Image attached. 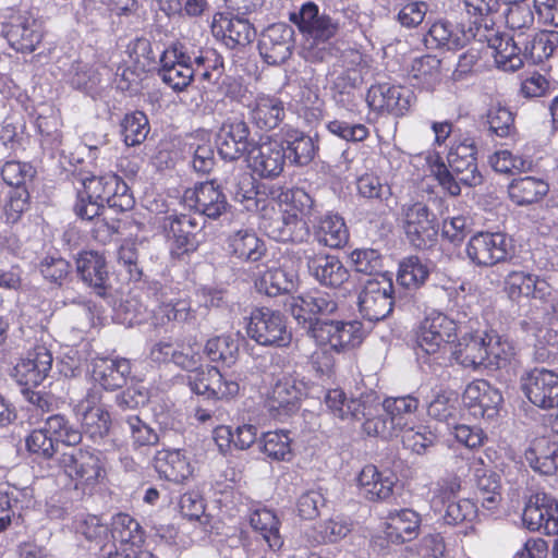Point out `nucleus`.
<instances>
[{"label": "nucleus", "instance_id": "1", "mask_svg": "<svg viewBox=\"0 0 558 558\" xmlns=\"http://www.w3.org/2000/svg\"><path fill=\"white\" fill-rule=\"evenodd\" d=\"M82 185L83 190L78 191L74 206L75 214L83 220L92 221L96 218L94 236L106 241L119 231L120 226L118 221L109 223L106 217L98 218L105 204L109 209L123 213L133 207L134 199L128 185L117 174L86 177L82 179Z\"/></svg>", "mask_w": 558, "mask_h": 558}, {"label": "nucleus", "instance_id": "2", "mask_svg": "<svg viewBox=\"0 0 558 558\" xmlns=\"http://www.w3.org/2000/svg\"><path fill=\"white\" fill-rule=\"evenodd\" d=\"M444 162L433 168V173L444 190L451 196L461 194L460 185L475 187L481 185L483 177L476 162V146L473 138L466 137L451 146Z\"/></svg>", "mask_w": 558, "mask_h": 558}, {"label": "nucleus", "instance_id": "3", "mask_svg": "<svg viewBox=\"0 0 558 558\" xmlns=\"http://www.w3.org/2000/svg\"><path fill=\"white\" fill-rule=\"evenodd\" d=\"M82 440L81 430L63 414H52L44 426L34 429L26 438L29 451L50 459L57 452L58 444L74 447Z\"/></svg>", "mask_w": 558, "mask_h": 558}, {"label": "nucleus", "instance_id": "4", "mask_svg": "<svg viewBox=\"0 0 558 558\" xmlns=\"http://www.w3.org/2000/svg\"><path fill=\"white\" fill-rule=\"evenodd\" d=\"M458 325L442 313L427 316L421 324L416 333V356L423 362H438L446 352L447 347L457 337Z\"/></svg>", "mask_w": 558, "mask_h": 558}, {"label": "nucleus", "instance_id": "5", "mask_svg": "<svg viewBox=\"0 0 558 558\" xmlns=\"http://www.w3.org/2000/svg\"><path fill=\"white\" fill-rule=\"evenodd\" d=\"M499 337L493 332L475 331L464 333L454 344L452 355L457 363L466 368L490 367L499 356Z\"/></svg>", "mask_w": 558, "mask_h": 558}, {"label": "nucleus", "instance_id": "6", "mask_svg": "<svg viewBox=\"0 0 558 558\" xmlns=\"http://www.w3.org/2000/svg\"><path fill=\"white\" fill-rule=\"evenodd\" d=\"M58 463L76 489L93 488L105 476L100 452L94 449H69L60 454Z\"/></svg>", "mask_w": 558, "mask_h": 558}, {"label": "nucleus", "instance_id": "7", "mask_svg": "<svg viewBox=\"0 0 558 558\" xmlns=\"http://www.w3.org/2000/svg\"><path fill=\"white\" fill-rule=\"evenodd\" d=\"M401 222L409 242L418 250H426L437 242V217L423 202H410L401 207Z\"/></svg>", "mask_w": 558, "mask_h": 558}, {"label": "nucleus", "instance_id": "8", "mask_svg": "<svg viewBox=\"0 0 558 558\" xmlns=\"http://www.w3.org/2000/svg\"><path fill=\"white\" fill-rule=\"evenodd\" d=\"M245 329L248 338L264 347H287L292 339L283 315L268 307L253 310Z\"/></svg>", "mask_w": 558, "mask_h": 558}, {"label": "nucleus", "instance_id": "9", "mask_svg": "<svg viewBox=\"0 0 558 558\" xmlns=\"http://www.w3.org/2000/svg\"><path fill=\"white\" fill-rule=\"evenodd\" d=\"M298 254L305 262L310 276L324 287L338 289L350 279L348 268L335 255L318 251L312 244L301 248Z\"/></svg>", "mask_w": 558, "mask_h": 558}, {"label": "nucleus", "instance_id": "10", "mask_svg": "<svg viewBox=\"0 0 558 558\" xmlns=\"http://www.w3.org/2000/svg\"><path fill=\"white\" fill-rule=\"evenodd\" d=\"M308 333L320 347H329L335 352H344L362 342V331L356 323L315 319L311 322Z\"/></svg>", "mask_w": 558, "mask_h": 558}, {"label": "nucleus", "instance_id": "11", "mask_svg": "<svg viewBox=\"0 0 558 558\" xmlns=\"http://www.w3.org/2000/svg\"><path fill=\"white\" fill-rule=\"evenodd\" d=\"M393 283L388 275H379L366 280L359 295V310L369 322L386 318L393 306Z\"/></svg>", "mask_w": 558, "mask_h": 558}, {"label": "nucleus", "instance_id": "12", "mask_svg": "<svg viewBox=\"0 0 558 558\" xmlns=\"http://www.w3.org/2000/svg\"><path fill=\"white\" fill-rule=\"evenodd\" d=\"M161 80L173 90H183L194 81L191 51L182 45H172L160 56Z\"/></svg>", "mask_w": 558, "mask_h": 558}, {"label": "nucleus", "instance_id": "13", "mask_svg": "<svg viewBox=\"0 0 558 558\" xmlns=\"http://www.w3.org/2000/svg\"><path fill=\"white\" fill-rule=\"evenodd\" d=\"M523 393L534 405L542 409L558 408V374L535 367L521 379Z\"/></svg>", "mask_w": 558, "mask_h": 558}, {"label": "nucleus", "instance_id": "14", "mask_svg": "<svg viewBox=\"0 0 558 558\" xmlns=\"http://www.w3.org/2000/svg\"><path fill=\"white\" fill-rule=\"evenodd\" d=\"M509 242L501 232H478L466 245V255L473 264L489 267L505 262L509 255Z\"/></svg>", "mask_w": 558, "mask_h": 558}, {"label": "nucleus", "instance_id": "15", "mask_svg": "<svg viewBox=\"0 0 558 558\" xmlns=\"http://www.w3.org/2000/svg\"><path fill=\"white\" fill-rule=\"evenodd\" d=\"M294 47V31L286 23L268 26L260 35L258 50L264 61L270 65L286 62Z\"/></svg>", "mask_w": 558, "mask_h": 558}, {"label": "nucleus", "instance_id": "16", "mask_svg": "<svg viewBox=\"0 0 558 558\" xmlns=\"http://www.w3.org/2000/svg\"><path fill=\"white\" fill-rule=\"evenodd\" d=\"M413 99L414 95L408 87L388 83L374 85L367 93V102L373 110L393 116L404 114Z\"/></svg>", "mask_w": 558, "mask_h": 558}, {"label": "nucleus", "instance_id": "17", "mask_svg": "<svg viewBox=\"0 0 558 558\" xmlns=\"http://www.w3.org/2000/svg\"><path fill=\"white\" fill-rule=\"evenodd\" d=\"M204 219L194 215H170L166 218L168 236L173 241L172 252L177 255L193 252L197 248L198 233L204 227Z\"/></svg>", "mask_w": 558, "mask_h": 558}, {"label": "nucleus", "instance_id": "18", "mask_svg": "<svg viewBox=\"0 0 558 558\" xmlns=\"http://www.w3.org/2000/svg\"><path fill=\"white\" fill-rule=\"evenodd\" d=\"M1 28L9 45L20 52H33L43 37L37 21L24 14L12 15Z\"/></svg>", "mask_w": 558, "mask_h": 558}, {"label": "nucleus", "instance_id": "19", "mask_svg": "<svg viewBox=\"0 0 558 558\" xmlns=\"http://www.w3.org/2000/svg\"><path fill=\"white\" fill-rule=\"evenodd\" d=\"M184 202L195 209L196 217L206 216L210 219L220 217L228 206L226 196L215 180L199 183L193 190L185 191Z\"/></svg>", "mask_w": 558, "mask_h": 558}, {"label": "nucleus", "instance_id": "20", "mask_svg": "<svg viewBox=\"0 0 558 558\" xmlns=\"http://www.w3.org/2000/svg\"><path fill=\"white\" fill-rule=\"evenodd\" d=\"M229 15L216 14L213 22V33L221 37L225 45L234 49L250 45L256 36V31L251 22L242 15L229 13Z\"/></svg>", "mask_w": 558, "mask_h": 558}, {"label": "nucleus", "instance_id": "21", "mask_svg": "<svg viewBox=\"0 0 558 558\" xmlns=\"http://www.w3.org/2000/svg\"><path fill=\"white\" fill-rule=\"evenodd\" d=\"M216 146L219 156L228 161L241 158L251 149L250 129L242 120H229L225 122L216 137Z\"/></svg>", "mask_w": 558, "mask_h": 558}, {"label": "nucleus", "instance_id": "22", "mask_svg": "<svg viewBox=\"0 0 558 558\" xmlns=\"http://www.w3.org/2000/svg\"><path fill=\"white\" fill-rule=\"evenodd\" d=\"M284 148L280 142H264L251 147L247 161L252 170L264 179L281 174L286 165Z\"/></svg>", "mask_w": 558, "mask_h": 558}, {"label": "nucleus", "instance_id": "23", "mask_svg": "<svg viewBox=\"0 0 558 558\" xmlns=\"http://www.w3.org/2000/svg\"><path fill=\"white\" fill-rule=\"evenodd\" d=\"M52 361L51 352L44 345H37L14 366L13 376L22 386H38L51 371Z\"/></svg>", "mask_w": 558, "mask_h": 558}, {"label": "nucleus", "instance_id": "24", "mask_svg": "<svg viewBox=\"0 0 558 558\" xmlns=\"http://www.w3.org/2000/svg\"><path fill=\"white\" fill-rule=\"evenodd\" d=\"M280 144L290 163L299 167L307 166L318 150V144L314 137L291 125H284L281 129Z\"/></svg>", "mask_w": 558, "mask_h": 558}, {"label": "nucleus", "instance_id": "25", "mask_svg": "<svg viewBox=\"0 0 558 558\" xmlns=\"http://www.w3.org/2000/svg\"><path fill=\"white\" fill-rule=\"evenodd\" d=\"M298 25L300 31L317 45L327 43L339 29V23L327 14H320L318 7L313 2L302 5Z\"/></svg>", "mask_w": 558, "mask_h": 558}, {"label": "nucleus", "instance_id": "26", "mask_svg": "<svg viewBox=\"0 0 558 558\" xmlns=\"http://www.w3.org/2000/svg\"><path fill=\"white\" fill-rule=\"evenodd\" d=\"M98 402V393L89 390L76 405L85 433L95 440L107 435L110 428V414Z\"/></svg>", "mask_w": 558, "mask_h": 558}, {"label": "nucleus", "instance_id": "27", "mask_svg": "<svg viewBox=\"0 0 558 558\" xmlns=\"http://www.w3.org/2000/svg\"><path fill=\"white\" fill-rule=\"evenodd\" d=\"M396 476L380 472L373 464L365 465L359 474L357 482L361 494L369 501H385L393 494Z\"/></svg>", "mask_w": 558, "mask_h": 558}, {"label": "nucleus", "instance_id": "28", "mask_svg": "<svg viewBox=\"0 0 558 558\" xmlns=\"http://www.w3.org/2000/svg\"><path fill=\"white\" fill-rule=\"evenodd\" d=\"M194 81H198L203 88L219 84L223 72V58L213 48L191 51Z\"/></svg>", "mask_w": 558, "mask_h": 558}, {"label": "nucleus", "instance_id": "29", "mask_svg": "<svg viewBox=\"0 0 558 558\" xmlns=\"http://www.w3.org/2000/svg\"><path fill=\"white\" fill-rule=\"evenodd\" d=\"M154 468L160 477L174 483H183L193 474L190 459L180 449L157 451Z\"/></svg>", "mask_w": 558, "mask_h": 558}, {"label": "nucleus", "instance_id": "30", "mask_svg": "<svg viewBox=\"0 0 558 558\" xmlns=\"http://www.w3.org/2000/svg\"><path fill=\"white\" fill-rule=\"evenodd\" d=\"M76 271L81 279L93 287L98 295H104L109 280V272L104 255L95 251H85L76 258Z\"/></svg>", "mask_w": 558, "mask_h": 558}, {"label": "nucleus", "instance_id": "31", "mask_svg": "<svg viewBox=\"0 0 558 558\" xmlns=\"http://www.w3.org/2000/svg\"><path fill=\"white\" fill-rule=\"evenodd\" d=\"M472 470L476 482L477 498L481 500L482 507L494 511L502 499L500 476L496 472L486 469L481 459L472 462Z\"/></svg>", "mask_w": 558, "mask_h": 558}, {"label": "nucleus", "instance_id": "32", "mask_svg": "<svg viewBox=\"0 0 558 558\" xmlns=\"http://www.w3.org/2000/svg\"><path fill=\"white\" fill-rule=\"evenodd\" d=\"M283 102L272 96H258L250 105L251 122L263 131L276 129L284 119Z\"/></svg>", "mask_w": 558, "mask_h": 558}, {"label": "nucleus", "instance_id": "33", "mask_svg": "<svg viewBox=\"0 0 558 558\" xmlns=\"http://www.w3.org/2000/svg\"><path fill=\"white\" fill-rule=\"evenodd\" d=\"M504 290L513 301L522 296L544 299L548 291V284L532 274L512 270L505 277Z\"/></svg>", "mask_w": 558, "mask_h": 558}, {"label": "nucleus", "instance_id": "34", "mask_svg": "<svg viewBox=\"0 0 558 558\" xmlns=\"http://www.w3.org/2000/svg\"><path fill=\"white\" fill-rule=\"evenodd\" d=\"M300 391L289 378L279 379L268 395L266 407L276 418H283L298 410Z\"/></svg>", "mask_w": 558, "mask_h": 558}, {"label": "nucleus", "instance_id": "35", "mask_svg": "<svg viewBox=\"0 0 558 558\" xmlns=\"http://www.w3.org/2000/svg\"><path fill=\"white\" fill-rule=\"evenodd\" d=\"M524 33H514L511 37L501 35L500 40L493 49V57L498 69L505 72H514L523 65Z\"/></svg>", "mask_w": 558, "mask_h": 558}, {"label": "nucleus", "instance_id": "36", "mask_svg": "<svg viewBox=\"0 0 558 558\" xmlns=\"http://www.w3.org/2000/svg\"><path fill=\"white\" fill-rule=\"evenodd\" d=\"M338 310L336 299L326 292L316 291L300 295L293 299L291 312L294 318L305 323L307 320L305 314L330 315Z\"/></svg>", "mask_w": 558, "mask_h": 558}, {"label": "nucleus", "instance_id": "37", "mask_svg": "<svg viewBox=\"0 0 558 558\" xmlns=\"http://www.w3.org/2000/svg\"><path fill=\"white\" fill-rule=\"evenodd\" d=\"M228 247L232 256L255 263L266 254L264 242L251 229H241L228 238Z\"/></svg>", "mask_w": 558, "mask_h": 558}, {"label": "nucleus", "instance_id": "38", "mask_svg": "<svg viewBox=\"0 0 558 558\" xmlns=\"http://www.w3.org/2000/svg\"><path fill=\"white\" fill-rule=\"evenodd\" d=\"M420 515L412 509L391 511L387 517L386 534L391 542L404 543L416 537Z\"/></svg>", "mask_w": 558, "mask_h": 558}, {"label": "nucleus", "instance_id": "39", "mask_svg": "<svg viewBox=\"0 0 558 558\" xmlns=\"http://www.w3.org/2000/svg\"><path fill=\"white\" fill-rule=\"evenodd\" d=\"M95 378L106 390L122 388L131 374L126 359H99L94 366Z\"/></svg>", "mask_w": 558, "mask_h": 558}, {"label": "nucleus", "instance_id": "40", "mask_svg": "<svg viewBox=\"0 0 558 558\" xmlns=\"http://www.w3.org/2000/svg\"><path fill=\"white\" fill-rule=\"evenodd\" d=\"M548 191V183L534 177L513 179L508 185L509 197L518 206L538 203Z\"/></svg>", "mask_w": 558, "mask_h": 558}, {"label": "nucleus", "instance_id": "41", "mask_svg": "<svg viewBox=\"0 0 558 558\" xmlns=\"http://www.w3.org/2000/svg\"><path fill=\"white\" fill-rule=\"evenodd\" d=\"M523 56L532 63H541L553 56L558 47L557 31H541L538 33H524Z\"/></svg>", "mask_w": 558, "mask_h": 558}, {"label": "nucleus", "instance_id": "42", "mask_svg": "<svg viewBox=\"0 0 558 558\" xmlns=\"http://www.w3.org/2000/svg\"><path fill=\"white\" fill-rule=\"evenodd\" d=\"M525 460L534 471L554 474L558 470L557 445H550L546 438L536 439L525 451Z\"/></svg>", "mask_w": 558, "mask_h": 558}, {"label": "nucleus", "instance_id": "43", "mask_svg": "<svg viewBox=\"0 0 558 558\" xmlns=\"http://www.w3.org/2000/svg\"><path fill=\"white\" fill-rule=\"evenodd\" d=\"M319 244L331 248H340L349 241V231L342 217L336 214L324 216L315 230Z\"/></svg>", "mask_w": 558, "mask_h": 558}, {"label": "nucleus", "instance_id": "44", "mask_svg": "<svg viewBox=\"0 0 558 558\" xmlns=\"http://www.w3.org/2000/svg\"><path fill=\"white\" fill-rule=\"evenodd\" d=\"M225 186L232 195L233 199L240 203L247 211L258 209L257 191L254 186L253 177L244 171L233 173L225 180Z\"/></svg>", "mask_w": 558, "mask_h": 558}, {"label": "nucleus", "instance_id": "45", "mask_svg": "<svg viewBox=\"0 0 558 558\" xmlns=\"http://www.w3.org/2000/svg\"><path fill=\"white\" fill-rule=\"evenodd\" d=\"M298 277L283 268H269L256 281L255 287L260 293L276 296L290 293L296 287Z\"/></svg>", "mask_w": 558, "mask_h": 558}, {"label": "nucleus", "instance_id": "46", "mask_svg": "<svg viewBox=\"0 0 558 558\" xmlns=\"http://www.w3.org/2000/svg\"><path fill=\"white\" fill-rule=\"evenodd\" d=\"M195 319V310L191 301L185 299L162 300L158 307L154 310L153 324L163 326L169 322L190 323Z\"/></svg>", "mask_w": 558, "mask_h": 558}, {"label": "nucleus", "instance_id": "47", "mask_svg": "<svg viewBox=\"0 0 558 558\" xmlns=\"http://www.w3.org/2000/svg\"><path fill=\"white\" fill-rule=\"evenodd\" d=\"M362 82L363 76L359 69L348 68V71L340 73L332 86V96L336 102L347 109L355 107V101L359 98L356 89Z\"/></svg>", "mask_w": 558, "mask_h": 558}, {"label": "nucleus", "instance_id": "48", "mask_svg": "<svg viewBox=\"0 0 558 558\" xmlns=\"http://www.w3.org/2000/svg\"><path fill=\"white\" fill-rule=\"evenodd\" d=\"M111 535L116 542L120 543L121 550L128 545H130V548H126L128 551L136 550L135 548H138L144 541L140 523L126 513H118L113 517Z\"/></svg>", "mask_w": 558, "mask_h": 558}, {"label": "nucleus", "instance_id": "49", "mask_svg": "<svg viewBox=\"0 0 558 558\" xmlns=\"http://www.w3.org/2000/svg\"><path fill=\"white\" fill-rule=\"evenodd\" d=\"M250 523L256 532L260 533L272 550L282 546L283 541L279 533L280 522L274 511L268 509L256 510L252 513Z\"/></svg>", "mask_w": 558, "mask_h": 558}, {"label": "nucleus", "instance_id": "50", "mask_svg": "<svg viewBox=\"0 0 558 558\" xmlns=\"http://www.w3.org/2000/svg\"><path fill=\"white\" fill-rule=\"evenodd\" d=\"M429 37L438 47L456 50L469 41V35L458 25L446 21H438L429 28Z\"/></svg>", "mask_w": 558, "mask_h": 558}, {"label": "nucleus", "instance_id": "51", "mask_svg": "<svg viewBox=\"0 0 558 558\" xmlns=\"http://www.w3.org/2000/svg\"><path fill=\"white\" fill-rule=\"evenodd\" d=\"M411 77L424 89H433L440 82V60L435 56H423L413 61Z\"/></svg>", "mask_w": 558, "mask_h": 558}, {"label": "nucleus", "instance_id": "52", "mask_svg": "<svg viewBox=\"0 0 558 558\" xmlns=\"http://www.w3.org/2000/svg\"><path fill=\"white\" fill-rule=\"evenodd\" d=\"M550 496L535 493L527 497L523 509L522 521L530 531L545 530Z\"/></svg>", "mask_w": 558, "mask_h": 558}, {"label": "nucleus", "instance_id": "53", "mask_svg": "<svg viewBox=\"0 0 558 558\" xmlns=\"http://www.w3.org/2000/svg\"><path fill=\"white\" fill-rule=\"evenodd\" d=\"M325 403L333 415L341 420L349 417L360 420L366 414V408L360 400H347L344 392L340 389L329 390L325 396Z\"/></svg>", "mask_w": 558, "mask_h": 558}, {"label": "nucleus", "instance_id": "54", "mask_svg": "<svg viewBox=\"0 0 558 558\" xmlns=\"http://www.w3.org/2000/svg\"><path fill=\"white\" fill-rule=\"evenodd\" d=\"M383 408L387 415H390L391 424H396L399 429H404L407 425H410L411 416L418 408V400L410 395L387 398Z\"/></svg>", "mask_w": 558, "mask_h": 558}, {"label": "nucleus", "instance_id": "55", "mask_svg": "<svg viewBox=\"0 0 558 558\" xmlns=\"http://www.w3.org/2000/svg\"><path fill=\"white\" fill-rule=\"evenodd\" d=\"M260 451L275 461H287L292 456L291 438L288 432H268L258 441Z\"/></svg>", "mask_w": 558, "mask_h": 558}, {"label": "nucleus", "instance_id": "56", "mask_svg": "<svg viewBox=\"0 0 558 558\" xmlns=\"http://www.w3.org/2000/svg\"><path fill=\"white\" fill-rule=\"evenodd\" d=\"M428 276L427 264L417 256H410L400 263L397 281L408 289H416L425 283Z\"/></svg>", "mask_w": 558, "mask_h": 558}, {"label": "nucleus", "instance_id": "57", "mask_svg": "<svg viewBox=\"0 0 558 558\" xmlns=\"http://www.w3.org/2000/svg\"><path fill=\"white\" fill-rule=\"evenodd\" d=\"M204 353L211 362H221L226 366H231L236 361L239 344L229 336H219L206 342Z\"/></svg>", "mask_w": 558, "mask_h": 558}, {"label": "nucleus", "instance_id": "58", "mask_svg": "<svg viewBox=\"0 0 558 558\" xmlns=\"http://www.w3.org/2000/svg\"><path fill=\"white\" fill-rule=\"evenodd\" d=\"M123 141L128 146L143 143L149 133V122L142 111L125 114L121 123Z\"/></svg>", "mask_w": 558, "mask_h": 558}, {"label": "nucleus", "instance_id": "59", "mask_svg": "<svg viewBox=\"0 0 558 558\" xmlns=\"http://www.w3.org/2000/svg\"><path fill=\"white\" fill-rule=\"evenodd\" d=\"M402 433V442L404 447L412 450L417 454H423L429 447H433L437 441V436L424 425L411 426L407 425Z\"/></svg>", "mask_w": 558, "mask_h": 558}, {"label": "nucleus", "instance_id": "60", "mask_svg": "<svg viewBox=\"0 0 558 558\" xmlns=\"http://www.w3.org/2000/svg\"><path fill=\"white\" fill-rule=\"evenodd\" d=\"M352 526L353 523L350 519L342 515H336L318 525V536L315 541L317 543L325 544L337 543L351 533Z\"/></svg>", "mask_w": 558, "mask_h": 558}, {"label": "nucleus", "instance_id": "61", "mask_svg": "<svg viewBox=\"0 0 558 558\" xmlns=\"http://www.w3.org/2000/svg\"><path fill=\"white\" fill-rule=\"evenodd\" d=\"M351 260L357 272L377 277L388 275L383 271V257L373 248H356L351 253Z\"/></svg>", "mask_w": 558, "mask_h": 558}, {"label": "nucleus", "instance_id": "62", "mask_svg": "<svg viewBox=\"0 0 558 558\" xmlns=\"http://www.w3.org/2000/svg\"><path fill=\"white\" fill-rule=\"evenodd\" d=\"M489 131L499 136L507 137L514 132L513 113L505 106L493 105L486 114Z\"/></svg>", "mask_w": 558, "mask_h": 558}, {"label": "nucleus", "instance_id": "63", "mask_svg": "<svg viewBox=\"0 0 558 558\" xmlns=\"http://www.w3.org/2000/svg\"><path fill=\"white\" fill-rule=\"evenodd\" d=\"M505 17L507 26L515 33L534 32V12L526 2L511 3Z\"/></svg>", "mask_w": 558, "mask_h": 558}, {"label": "nucleus", "instance_id": "64", "mask_svg": "<svg viewBox=\"0 0 558 558\" xmlns=\"http://www.w3.org/2000/svg\"><path fill=\"white\" fill-rule=\"evenodd\" d=\"M444 507V521L449 525L471 522L477 514L475 504L468 498L449 501Z\"/></svg>", "mask_w": 558, "mask_h": 558}]
</instances>
